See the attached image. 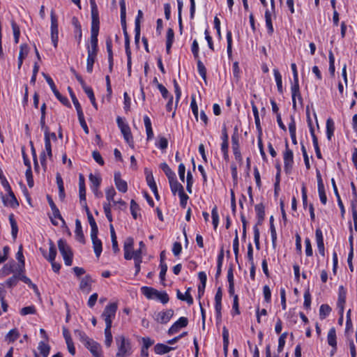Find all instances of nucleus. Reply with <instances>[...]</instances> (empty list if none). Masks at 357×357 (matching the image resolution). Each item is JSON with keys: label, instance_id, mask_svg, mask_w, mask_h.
<instances>
[{"label": "nucleus", "instance_id": "nucleus-1", "mask_svg": "<svg viewBox=\"0 0 357 357\" xmlns=\"http://www.w3.org/2000/svg\"><path fill=\"white\" fill-rule=\"evenodd\" d=\"M117 346V352L115 357H128L132 354L131 342L124 335H121L115 337Z\"/></svg>", "mask_w": 357, "mask_h": 357}, {"label": "nucleus", "instance_id": "nucleus-2", "mask_svg": "<svg viewBox=\"0 0 357 357\" xmlns=\"http://www.w3.org/2000/svg\"><path fill=\"white\" fill-rule=\"evenodd\" d=\"M141 291L149 299L159 301L162 303H166L169 301V296L166 292L159 291L152 287H142Z\"/></svg>", "mask_w": 357, "mask_h": 357}, {"label": "nucleus", "instance_id": "nucleus-3", "mask_svg": "<svg viewBox=\"0 0 357 357\" xmlns=\"http://www.w3.org/2000/svg\"><path fill=\"white\" fill-rule=\"evenodd\" d=\"M58 248L66 266H71L73 263V252L66 241L63 239L58 241Z\"/></svg>", "mask_w": 357, "mask_h": 357}, {"label": "nucleus", "instance_id": "nucleus-4", "mask_svg": "<svg viewBox=\"0 0 357 357\" xmlns=\"http://www.w3.org/2000/svg\"><path fill=\"white\" fill-rule=\"evenodd\" d=\"M100 28V20H91V47L88 46V50L98 51V36Z\"/></svg>", "mask_w": 357, "mask_h": 357}, {"label": "nucleus", "instance_id": "nucleus-5", "mask_svg": "<svg viewBox=\"0 0 357 357\" xmlns=\"http://www.w3.org/2000/svg\"><path fill=\"white\" fill-rule=\"evenodd\" d=\"M104 319L106 323V328L105 329V344L107 347H110L112 342V335L111 333V327L112 319L114 317L115 314H102Z\"/></svg>", "mask_w": 357, "mask_h": 357}, {"label": "nucleus", "instance_id": "nucleus-6", "mask_svg": "<svg viewBox=\"0 0 357 357\" xmlns=\"http://www.w3.org/2000/svg\"><path fill=\"white\" fill-rule=\"evenodd\" d=\"M283 159H284V169L287 174L291 172L293 163H294V155L293 151L289 149L288 142H286L285 144V151L283 153Z\"/></svg>", "mask_w": 357, "mask_h": 357}, {"label": "nucleus", "instance_id": "nucleus-7", "mask_svg": "<svg viewBox=\"0 0 357 357\" xmlns=\"http://www.w3.org/2000/svg\"><path fill=\"white\" fill-rule=\"evenodd\" d=\"M51 38L54 47H57L59 40L58 20L54 10L51 11Z\"/></svg>", "mask_w": 357, "mask_h": 357}, {"label": "nucleus", "instance_id": "nucleus-8", "mask_svg": "<svg viewBox=\"0 0 357 357\" xmlns=\"http://www.w3.org/2000/svg\"><path fill=\"white\" fill-rule=\"evenodd\" d=\"M133 247L134 239L132 237L126 238L123 243L124 258L126 260L135 259V253L137 252H135Z\"/></svg>", "mask_w": 357, "mask_h": 357}, {"label": "nucleus", "instance_id": "nucleus-9", "mask_svg": "<svg viewBox=\"0 0 357 357\" xmlns=\"http://www.w3.org/2000/svg\"><path fill=\"white\" fill-rule=\"evenodd\" d=\"M7 192L8 193L7 197H2V201L6 206L16 208L19 206V203L13 192L8 182H6Z\"/></svg>", "mask_w": 357, "mask_h": 357}, {"label": "nucleus", "instance_id": "nucleus-10", "mask_svg": "<svg viewBox=\"0 0 357 357\" xmlns=\"http://www.w3.org/2000/svg\"><path fill=\"white\" fill-rule=\"evenodd\" d=\"M45 79L50 86L52 92L55 95V96L57 98V99L63 103L64 105L70 106V102L66 97H63L59 91L56 89V87L54 83L53 79L48 75H45Z\"/></svg>", "mask_w": 357, "mask_h": 357}, {"label": "nucleus", "instance_id": "nucleus-11", "mask_svg": "<svg viewBox=\"0 0 357 357\" xmlns=\"http://www.w3.org/2000/svg\"><path fill=\"white\" fill-rule=\"evenodd\" d=\"M347 291L343 286H340L338 289V298L336 310L338 312H343L344 310Z\"/></svg>", "mask_w": 357, "mask_h": 357}, {"label": "nucleus", "instance_id": "nucleus-12", "mask_svg": "<svg viewBox=\"0 0 357 357\" xmlns=\"http://www.w3.org/2000/svg\"><path fill=\"white\" fill-rule=\"evenodd\" d=\"M188 324L186 317H180L169 329L168 334L173 335L176 333L181 328L185 327Z\"/></svg>", "mask_w": 357, "mask_h": 357}, {"label": "nucleus", "instance_id": "nucleus-13", "mask_svg": "<svg viewBox=\"0 0 357 357\" xmlns=\"http://www.w3.org/2000/svg\"><path fill=\"white\" fill-rule=\"evenodd\" d=\"M93 357H103L101 346L98 342L91 340L86 346Z\"/></svg>", "mask_w": 357, "mask_h": 357}, {"label": "nucleus", "instance_id": "nucleus-14", "mask_svg": "<svg viewBox=\"0 0 357 357\" xmlns=\"http://www.w3.org/2000/svg\"><path fill=\"white\" fill-rule=\"evenodd\" d=\"M91 238L93 243V248L96 256L98 258L102 251L101 241L98 238V233L91 234Z\"/></svg>", "mask_w": 357, "mask_h": 357}, {"label": "nucleus", "instance_id": "nucleus-15", "mask_svg": "<svg viewBox=\"0 0 357 357\" xmlns=\"http://www.w3.org/2000/svg\"><path fill=\"white\" fill-rule=\"evenodd\" d=\"M114 183L116 188L121 192H126L128 190V185L126 181L121 179V174L119 172L114 173Z\"/></svg>", "mask_w": 357, "mask_h": 357}, {"label": "nucleus", "instance_id": "nucleus-16", "mask_svg": "<svg viewBox=\"0 0 357 357\" xmlns=\"http://www.w3.org/2000/svg\"><path fill=\"white\" fill-rule=\"evenodd\" d=\"M79 195L80 204H82V202H84V205H86V188H85V183H84V178L82 174H80L79 176Z\"/></svg>", "mask_w": 357, "mask_h": 357}, {"label": "nucleus", "instance_id": "nucleus-17", "mask_svg": "<svg viewBox=\"0 0 357 357\" xmlns=\"http://www.w3.org/2000/svg\"><path fill=\"white\" fill-rule=\"evenodd\" d=\"M98 51L87 50L86 70L88 73L93 71V66L95 62Z\"/></svg>", "mask_w": 357, "mask_h": 357}, {"label": "nucleus", "instance_id": "nucleus-18", "mask_svg": "<svg viewBox=\"0 0 357 357\" xmlns=\"http://www.w3.org/2000/svg\"><path fill=\"white\" fill-rule=\"evenodd\" d=\"M84 208L87 214L88 220L89 222V225L91 226V234L92 233H98V228L96 225V222L91 214V213L89 211V207L87 206V204L84 205Z\"/></svg>", "mask_w": 357, "mask_h": 357}, {"label": "nucleus", "instance_id": "nucleus-19", "mask_svg": "<svg viewBox=\"0 0 357 357\" xmlns=\"http://www.w3.org/2000/svg\"><path fill=\"white\" fill-rule=\"evenodd\" d=\"M169 185L171 190L174 195H175L176 192H178V195L181 192H183V185L178 182L176 177L173 178L172 179L169 181Z\"/></svg>", "mask_w": 357, "mask_h": 357}, {"label": "nucleus", "instance_id": "nucleus-20", "mask_svg": "<svg viewBox=\"0 0 357 357\" xmlns=\"http://www.w3.org/2000/svg\"><path fill=\"white\" fill-rule=\"evenodd\" d=\"M190 288H188L186 291L183 294L179 290H177L176 295L177 298L183 301H186L188 305H191L193 303V298L190 293Z\"/></svg>", "mask_w": 357, "mask_h": 357}, {"label": "nucleus", "instance_id": "nucleus-21", "mask_svg": "<svg viewBox=\"0 0 357 357\" xmlns=\"http://www.w3.org/2000/svg\"><path fill=\"white\" fill-rule=\"evenodd\" d=\"M75 236L76 239L82 244L85 243L84 236L82 229L80 221L77 219L75 220Z\"/></svg>", "mask_w": 357, "mask_h": 357}, {"label": "nucleus", "instance_id": "nucleus-22", "mask_svg": "<svg viewBox=\"0 0 357 357\" xmlns=\"http://www.w3.org/2000/svg\"><path fill=\"white\" fill-rule=\"evenodd\" d=\"M120 8H121V24L122 26L123 31L127 30L126 29V6L125 0L120 1Z\"/></svg>", "mask_w": 357, "mask_h": 357}, {"label": "nucleus", "instance_id": "nucleus-23", "mask_svg": "<svg viewBox=\"0 0 357 357\" xmlns=\"http://www.w3.org/2000/svg\"><path fill=\"white\" fill-rule=\"evenodd\" d=\"M328 343L330 346L334 348L335 350L337 349V342H336V332L334 328H331L328 333Z\"/></svg>", "mask_w": 357, "mask_h": 357}, {"label": "nucleus", "instance_id": "nucleus-24", "mask_svg": "<svg viewBox=\"0 0 357 357\" xmlns=\"http://www.w3.org/2000/svg\"><path fill=\"white\" fill-rule=\"evenodd\" d=\"M174 349V347H168L164 344L158 343L154 347V351L157 354H165Z\"/></svg>", "mask_w": 357, "mask_h": 357}, {"label": "nucleus", "instance_id": "nucleus-25", "mask_svg": "<svg viewBox=\"0 0 357 357\" xmlns=\"http://www.w3.org/2000/svg\"><path fill=\"white\" fill-rule=\"evenodd\" d=\"M50 244V252L48 256H46L45 254V252L43 250V256L47 259L48 261H54L55 260L56 256V247L52 242V241L50 240L49 242Z\"/></svg>", "mask_w": 357, "mask_h": 357}, {"label": "nucleus", "instance_id": "nucleus-26", "mask_svg": "<svg viewBox=\"0 0 357 357\" xmlns=\"http://www.w3.org/2000/svg\"><path fill=\"white\" fill-rule=\"evenodd\" d=\"M29 50L26 45L22 44L20 45V50L18 56V68H21L23 63V59L26 56Z\"/></svg>", "mask_w": 357, "mask_h": 357}, {"label": "nucleus", "instance_id": "nucleus-27", "mask_svg": "<svg viewBox=\"0 0 357 357\" xmlns=\"http://www.w3.org/2000/svg\"><path fill=\"white\" fill-rule=\"evenodd\" d=\"M144 123L146 128V132L147 135V139L149 140L153 137V132L151 127V119L148 116H144Z\"/></svg>", "mask_w": 357, "mask_h": 357}, {"label": "nucleus", "instance_id": "nucleus-28", "mask_svg": "<svg viewBox=\"0 0 357 357\" xmlns=\"http://www.w3.org/2000/svg\"><path fill=\"white\" fill-rule=\"evenodd\" d=\"M52 215L50 216V218L51 220L52 223L54 225H59L58 220H61L63 223L65 222L58 208L54 210H52Z\"/></svg>", "mask_w": 357, "mask_h": 357}, {"label": "nucleus", "instance_id": "nucleus-29", "mask_svg": "<svg viewBox=\"0 0 357 357\" xmlns=\"http://www.w3.org/2000/svg\"><path fill=\"white\" fill-rule=\"evenodd\" d=\"M174 33L172 29H168L167 31L166 51L169 54L174 42Z\"/></svg>", "mask_w": 357, "mask_h": 357}, {"label": "nucleus", "instance_id": "nucleus-30", "mask_svg": "<svg viewBox=\"0 0 357 357\" xmlns=\"http://www.w3.org/2000/svg\"><path fill=\"white\" fill-rule=\"evenodd\" d=\"M41 116L40 120V124L42 130L44 132L49 131V128L45 125V114H46V104L43 103L40 107Z\"/></svg>", "mask_w": 357, "mask_h": 357}, {"label": "nucleus", "instance_id": "nucleus-31", "mask_svg": "<svg viewBox=\"0 0 357 357\" xmlns=\"http://www.w3.org/2000/svg\"><path fill=\"white\" fill-rule=\"evenodd\" d=\"M38 349L43 357H47L50 351V346L44 342L40 341L38 344Z\"/></svg>", "mask_w": 357, "mask_h": 357}, {"label": "nucleus", "instance_id": "nucleus-32", "mask_svg": "<svg viewBox=\"0 0 357 357\" xmlns=\"http://www.w3.org/2000/svg\"><path fill=\"white\" fill-rule=\"evenodd\" d=\"M335 130V125L333 119H328L326 121V135L328 140L331 139Z\"/></svg>", "mask_w": 357, "mask_h": 357}, {"label": "nucleus", "instance_id": "nucleus-33", "mask_svg": "<svg viewBox=\"0 0 357 357\" xmlns=\"http://www.w3.org/2000/svg\"><path fill=\"white\" fill-rule=\"evenodd\" d=\"M153 319L159 323L166 324L172 317L170 314H153Z\"/></svg>", "mask_w": 357, "mask_h": 357}, {"label": "nucleus", "instance_id": "nucleus-34", "mask_svg": "<svg viewBox=\"0 0 357 357\" xmlns=\"http://www.w3.org/2000/svg\"><path fill=\"white\" fill-rule=\"evenodd\" d=\"M255 211L258 218V223L261 224L264 219L265 211L263 204H259L255 206Z\"/></svg>", "mask_w": 357, "mask_h": 357}, {"label": "nucleus", "instance_id": "nucleus-35", "mask_svg": "<svg viewBox=\"0 0 357 357\" xmlns=\"http://www.w3.org/2000/svg\"><path fill=\"white\" fill-rule=\"evenodd\" d=\"M91 5V20H99V13L95 0H89Z\"/></svg>", "mask_w": 357, "mask_h": 357}, {"label": "nucleus", "instance_id": "nucleus-36", "mask_svg": "<svg viewBox=\"0 0 357 357\" xmlns=\"http://www.w3.org/2000/svg\"><path fill=\"white\" fill-rule=\"evenodd\" d=\"M45 134V148L50 158L52 157L51 142L49 139V131L44 132Z\"/></svg>", "mask_w": 357, "mask_h": 357}, {"label": "nucleus", "instance_id": "nucleus-37", "mask_svg": "<svg viewBox=\"0 0 357 357\" xmlns=\"http://www.w3.org/2000/svg\"><path fill=\"white\" fill-rule=\"evenodd\" d=\"M160 168L165 172V174L167 176L169 181L172 179L173 178L176 177L175 173L170 169V167H169V165L167 163H165V162L162 163L160 165Z\"/></svg>", "mask_w": 357, "mask_h": 357}, {"label": "nucleus", "instance_id": "nucleus-38", "mask_svg": "<svg viewBox=\"0 0 357 357\" xmlns=\"http://www.w3.org/2000/svg\"><path fill=\"white\" fill-rule=\"evenodd\" d=\"M273 74L275 77V79L276 82L277 87L278 91L282 93V76L278 69L273 70Z\"/></svg>", "mask_w": 357, "mask_h": 357}, {"label": "nucleus", "instance_id": "nucleus-39", "mask_svg": "<svg viewBox=\"0 0 357 357\" xmlns=\"http://www.w3.org/2000/svg\"><path fill=\"white\" fill-rule=\"evenodd\" d=\"M145 174H146V180L147 184L149 186V188H152V187H154L155 185H156L152 172L151 170H149V169L146 168L145 169Z\"/></svg>", "mask_w": 357, "mask_h": 357}, {"label": "nucleus", "instance_id": "nucleus-40", "mask_svg": "<svg viewBox=\"0 0 357 357\" xmlns=\"http://www.w3.org/2000/svg\"><path fill=\"white\" fill-rule=\"evenodd\" d=\"M11 26L13 31L15 43H18L20 36V27L14 21H11Z\"/></svg>", "mask_w": 357, "mask_h": 357}, {"label": "nucleus", "instance_id": "nucleus-41", "mask_svg": "<svg viewBox=\"0 0 357 357\" xmlns=\"http://www.w3.org/2000/svg\"><path fill=\"white\" fill-rule=\"evenodd\" d=\"M75 335L77 336L79 340L86 346L92 339L89 338L85 333L81 331H76Z\"/></svg>", "mask_w": 357, "mask_h": 357}, {"label": "nucleus", "instance_id": "nucleus-42", "mask_svg": "<svg viewBox=\"0 0 357 357\" xmlns=\"http://www.w3.org/2000/svg\"><path fill=\"white\" fill-rule=\"evenodd\" d=\"M252 109L253 112V115L255 117V121L256 126L259 130H261V125H260V120L259 116V112L257 106L254 104V102H252Z\"/></svg>", "mask_w": 357, "mask_h": 357}, {"label": "nucleus", "instance_id": "nucleus-43", "mask_svg": "<svg viewBox=\"0 0 357 357\" xmlns=\"http://www.w3.org/2000/svg\"><path fill=\"white\" fill-rule=\"evenodd\" d=\"M77 113L78 119H79L80 126L83 128L84 132L86 134H88L89 131L88 126H87L86 123L85 119H84V116L83 112L81 111V112H77Z\"/></svg>", "mask_w": 357, "mask_h": 357}, {"label": "nucleus", "instance_id": "nucleus-44", "mask_svg": "<svg viewBox=\"0 0 357 357\" xmlns=\"http://www.w3.org/2000/svg\"><path fill=\"white\" fill-rule=\"evenodd\" d=\"M9 220H10V226H11V229H12L11 230L12 236H13V237L14 238H15L16 236H17V234L18 228H17V222L14 220L13 215H10L9 216Z\"/></svg>", "mask_w": 357, "mask_h": 357}, {"label": "nucleus", "instance_id": "nucleus-45", "mask_svg": "<svg viewBox=\"0 0 357 357\" xmlns=\"http://www.w3.org/2000/svg\"><path fill=\"white\" fill-rule=\"evenodd\" d=\"M121 132L122 135H123L125 140L129 144H130L131 143L133 142L132 136L130 128L129 126L128 128H126L125 130L124 129L121 130Z\"/></svg>", "mask_w": 357, "mask_h": 357}, {"label": "nucleus", "instance_id": "nucleus-46", "mask_svg": "<svg viewBox=\"0 0 357 357\" xmlns=\"http://www.w3.org/2000/svg\"><path fill=\"white\" fill-rule=\"evenodd\" d=\"M19 337V333L17 329L10 330L6 335V340L10 342H15Z\"/></svg>", "mask_w": 357, "mask_h": 357}, {"label": "nucleus", "instance_id": "nucleus-47", "mask_svg": "<svg viewBox=\"0 0 357 357\" xmlns=\"http://www.w3.org/2000/svg\"><path fill=\"white\" fill-rule=\"evenodd\" d=\"M91 283V278L89 276H85L84 278L82 279L79 284V288L82 290H89Z\"/></svg>", "mask_w": 357, "mask_h": 357}, {"label": "nucleus", "instance_id": "nucleus-48", "mask_svg": "<svg viewBox=\"0 0 357 357\" xmlns=\"http://www.w3.org/2000/svg\"><path fill=\"white\" fill-rule=\"evenodd\" d=\"M68 91H69V93H70V97L72 98V100H73V102L75 105V107L77 110V112H81L82 111V107H81V105L78 101V100L77 99L75 95L74 94V93L73 92L72 89L70 87H68Z\"/></svg>", "mask_w": 357, "mask_h": 357}, {"label": "nucleus", "instance_id": "nucleus-49", "mask_svg": "<svg viewBox=\"0 0 357 357\" xmlns=\"http://www.w3.org/2000/svg\"><path fill=\"white\" fill-rule=\"evenodd\" d=\"M197 70L200 76L206 81V69L204 63L200 61H197Z\"/></svg>", "mask_w": 357, "mask_h": 357}, {"label": "nucleus", "instance_id": "nucleus-50", "mask_svg": "<svg viewBox=\"0 0 357 357\" xmlns=\"http://www.w3.org/2000/svg\"><path fill=\"white\" fill-rule=\"evenodd\" d=\"M211 215H212V220H213V225L214 227V229H216L218 225L219 222V215L218 213V208L216 206H214L211 211Z\"/></svg>", "mask_w": 357, "mask_h": 357}, {"label": "nucleus", "instance_id": "nucleus-51", "mask_svg": "<svg viewBox=\"0 0 357 357\" xmlns=\"http://www.w3.org/2000/svg\"><path fill=\"white\" fill-rule=\"evenodd\" d=\"M89 181L91 183V187H99L101 183V178L98 175L90 174Z\"/></svg>", "mask_w": 357, "mask_h": 357}, {"label": "nucleus", "instance_id": "nucleus-52", "mask_svg": "<svg viewBox=\"0 0 357 357\" xmlns=\"http://www.w3.org/2000/svg\"><path fill=\"white\" fill-rule=\"evenodd\" d=\"M139 252H137L135 254V259L134 261H135V270H136V273L135 274L137 275L139 271H140V264L142 261V257L139 256Z\"/></svg>", "mask_w": 357, "mask_h": 357}, {"label": "nucleus", "instance_id": "nucleus-53", "mask_svg": "<svg viewBox=\"0 0 357 357\" xmlns=\"http://www.w3.org/2000/svg\"><path fill=\"white\" fill-rule=\"evenodd\" d=\"M116 195V191L113 187H110L107 188L105 191L106 199L108 201V203L114 201V197Z\"/></svg>", "mask_w": 357, "mask_h": 357}, {"label": "nucleus", "instance_id": "nucleus-54", "mask_svg": "<svg viewBox=\"0 0 357 357\" xmlns=\"http://www.w3.org/2000/svg\"><path fill=\"white\" fill-rule=\"evenodd\" d=\"M173 84H174V92L176 94V105H175V107H176L177 104H178V102L180 100L181 96V91L180 87L178 86V84L176 79L173 80Z\"/></svg>", "mask_w": 357, "mask_h": 357}, {"label": "nucleus", "instance_id": "nucleus-55", "mask_svg": "<svg viewBox=\"0 0 357 357\" xmlns=\"http://www.w3.org/2000/svg\"><path fill=\"white\" fill-rule=\"evenodd\" d=\"M186 181H187L186 190L189 193H192V184H193V176L190 172H188L187 173Z\"/></svg>", "mask_w": 357, "mask_h": 357}, {"label": "nucleus", "instance_id": "nucleus-56", "mask_svg": "<svg viewBox=\"0 0 357 357\" xmlns=\"http://www.w3.org/2000/svg\"><path fill=\"white\" fill-rule=\"evenodd\" d=\"M315 237L317 245H324V237L323 234L321 229L317 228L315 231Z\"/></svg>", "mask_w": 357, "mask_h": 357}, {"label": "nucleus", "instance_id": "nucleus-57", "mask_svg": "<svg viewBox=\"0 0 357 357\" xmlns=\"http://www.w3.org/2000/svg\"><path fill=\"white\" fill-rule=\"evenodd\" d=\"M227 51L229 56H231V45H232V37L231 32L228 31L227 32Z\"/></svg>", "mask_w": 357, "mask_h": 357}, {"label": "nucleus", "instance_id": "nucleus-58", "mask_svg": "<svg viewBox=\"0 0 357 357\" xmlns=\"http://www.w3.org/2000/svg\"><path fill=\"white\" fill-rule=\"evenodd\" d=\"M311 303V296L308 291L304 294V307L305 310H309Z\"/></svg>", "mask_w": 357, "mask_h": 357}, {"label": "nucleus", "instance_id": "nucleus-59", "mask_svg": "<svg viewBox=\"0 0 357 357\" xmlns=\"http://www.w3.org/2000/svg\"><path fill=\"white\" fill-rule=\"evenodd\" d=\"M301 151H302L303 156V158H304V162H305V167H306V168L307 169H309L310 168L309 158H308V155H307V153L306 149H305V147L303 144H301Z\"/></svg>", "mask_w": 357, "mask_h": 357}, {"label": "nucleus", "instance_id": "nucleus-60", "mask_svg": "<svg viewBox=\"0 0 357 357\" xmlns=\"http://www.w3.org/2000/svg\"><path fill=\"white\" fill-rule=\"evenodd\" d=\"M117 309H118V303L117 302H111L105 307L104 312H116Z\"/></svg>", "mask_w": 357, "mask_h": 357}, {"label": "nucleus", "instance_id": "nucleus-61", "mask_svg": "<svg viewBox=\"0 0 357 357\" xmlns=\"http://www.w3.org/2000/svg\"><path fill=\"white\" fill-rule=\"evenodd\" d=\"M158 89L161 93V95L163 98L167 99L169 98V95L168 90L163 86L162 84L158 83Z\"/></svg>", "mask_w": 357, "mask_h": 357}, {"label": "nucleus", "instance_id": "nucleus-62", "mask_svg": "<svg viewBox=\"0 0 357 357\" xmlns=\"http://www.w3.org/2000/svg\"><path fill=\"white\" fill-rule=\"evenodd\" d=\"M92 157L94 160L98 163L100 165H104V160L100 155V153L98 151H93L92 152Z\"/></svg>", "mask_w": 357, "mask_h": 357}, {"label": "nucleus", "instance_id": "nucleus-63", "mask_svg": "<svg viewBox=\"0 0 357 357\" xmlns=\"http://www.w3.org/2000/svg\"><path fill=\"white\" fill-rule=\"evenodd\" d=\"M180 197V204L181 206L183 208H185L187 205L188 199H189V197L183 192H181L180 195H178Z\"/></svg>", "mask_w": 357, "mask_h": 357}, {"label": "nucleus", "instance_id": "nucleus-64", "mask_svg": "<svg viewBox=\"0 0 357 357\" xmlns=\"http://www.w3.org/2000/svg\"><path fill=\"white\" fill-rule=\"evenodd\" d=\"M353 220H357V201H352L351 204Z\"/></svg>", "mask_w": 357, "mask_h": 357}]
</instances>
